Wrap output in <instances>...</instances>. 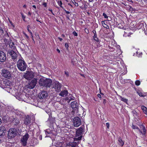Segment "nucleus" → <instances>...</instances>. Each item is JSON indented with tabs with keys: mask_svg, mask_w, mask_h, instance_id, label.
<instances>
[{
	"mask_svg": "<svg viewBox=\"0 0 147 147\" xmlns=\"http://www.w3.org/2000/svg\"><path fill=\"white\" fill-rule=\"evenodd\" d=\"M68 92L67 90H64L61 91L59 94V95L62 97L66 96Z\"/></svg>",
	"mask_w": 147,
	"mask_h": 147,
	"instance_id": "16",
	"label": "nucleus"
},
{
	"mask_svg": "<svg viewBox=\"0 0 147 147\" xmlns=\"http://www.w3.org/2000/svg\"><path fill=\"white\" fill-rule=\"evenodd\" d=\"M138 52L137 51L136 52V55L138 57H140L142 54V53H140L139 54L138 53Z\"/></svg>",
	"mask_w": 147,
	"mask_h": 147,
	"instance_id": "26",
	"label": "nucleus"
},
{
	"mask_svg": "<svg viewBox=\"0 0 147 147\" xmlns=\"http://www.w3.org/2000/svg\"><path fill=\"white\" fill-rule=\"evenodd\" d=\"M57 2L58 4V5L62 8H63V7L62 6V3L61 1V0H58L57 1Z\"/></svg>",
	"mask_w": 147,
	"mask_h": 147,
	"instance_id": "24",
	"label": "nucleus"
},
{
	"mask_svg": "<svg viewBox=\"0 0 147 147\" xmlns=\"http://www.w3.org/2000/svg\"><path fill=\"white\" fill-rule=\"evenodd\" d=\"M83 128L80 127L79 129L77 131V133H82L83 131Z\"/></svg>",
	"mask_w": 147,
	"mask_h": 147,
	"instance_id": "25",
	"label": "nucleus"
},
{
	"mask_svg": "<svg viewBox=\"0 0 147 147\" xmlns=\"http://www.w3.org/2000/svg\"><path fill=\"white\" fill-rule=\"evenodd\" d=\"M49 11H51L52 13H53V12H52V10L51 9H49Z\"/></svg>",
	"mask_w": 147,
	"mask_h": 147,
	"instance_id": "51",
	"label": "nucleus"
},
{
	"mask_svg": "<svg viewBox=\"0 0 147 147\" xmlns=\"http://www.w3.org/2000/svg\"><path fill=\"white\" fill-rule=\"evenodd\" d=\"M27 30H28V31L30 32V34L31 35V37L32 38V39L34 41V38H33V35H32V34L31 32V30H30L28 28H27Z\"/></svg>",
	"mask_w": 147,
	"mask_h": 147,
	"instance_id": "30",
	"label": "nucleus"
},
{
	"mask_svg": "<svg viewBox=\"0 0 147 147\" xmlns=\"http://www.w3.org/2000/svg\"><path fill=\"white\" fill-rule=\"evenodd\" d=\"M102 26H103V25H104V24H106L105 23V21H102Z\"/></svg>",
	"mask_w": 147,
	"mask_h": 147,
	"instance_id": "42",
	"label": "nucleus"
},
{
	"mask_svg": "<svg viewBox=\"0 0 147 147\" xmlns=\"http://www.w3.org/2000/svg\"><path fill=\"white\" fill-rule=\"evenodd\" d=\"M36 21H37V22H40V21H39L38 20V19H37L36 20Z\"/></svg>",
	"mask_w": 147,
	"mask_h": 147,
	"instance_id": "60",
	"label": "nucleus"
},
{
	"mask_svg": "<svg viewBox=\"0 0 147 147\" xmlns=\"http://www.w3.org/2000/svg\"><path fill=\"white\" fill-rule=\"evenodd\" d=\"M18 131L15 128H12L9 129L8 132V137L9 139L14 137L17 135Z\"/></svg>",
	"mask_w": 147,
	"mask_h": 147,
	"instance_id": "4",
	"label": "nucleus"
},
{
	"mask_svg": "<svg viewBox=\"0 0 147 147\" xmlns=\"http://www.w3.org/2000/svg\"><path fill=\"white\" fill-rule=\"evenodd\" d=\"M131 9H133V8L132 7H130V9L131 10Z\"/></svg>",
	"mask_w": 147,
	"mask_h": 147,
	"instance_id": "63",
	"label": "nucleus"
},
{
	"mask_svg": "<svg viewBox=\"0 0 147 147\" xmlns=\"http://www.w3.org/2000/svg\"><path fill=\"white\" fill-rule=\"evenodd\" d=\"M31 15V13L30 12H29L28 13V15L30 16Z\"/></svg>",
	"mask_w": 147,
	"mask_h": 147,
	"instance_id": "47",
	"label": "nucleus"
},
{
	"mask_svg": "<svg viewBox=\"0 0 147 147\" xmlns=\"http://www.w3.org/2000/svg\"><path fill=\"white\" fill-rule=\"evenodd\" d=\"M74 143L75 144V145H73V144L72 143H68L67 144V145H69V146H76V142H75Z\"/></svg>",
	"mask_w": 147,
	"mask_h": 147,
	"instance_id": "32",
	"label": "nucleus"
},
{
	"mask_svg": "<svg viewBox=\"0 0 147 147\" xmlns=\"http://www.w3.org/2000/svg\"><path fill=\"white\" fill-rule=\"evenodd\" d=\"M52 82L51 80L42 77L39 80V84L41 86L50 87Z\"/></svg>",
	"mask_w": 147,
	"mask_h": 147,
	"instance_id": "1",
	"label": "nucleus"
},
{
	"mask_svg": "<svg viewBox=\"0 0 147 147\" xmlns=\"http://www.w3.org/2000/svg\"><path fill=\"white\" fill-rule=\"evenodd\" d=\"M117 47H118V48H120V46H119V45H118V46H117Z\"/></svg>",
	"mask_w": 147,
	"mask_h": 147,
	"instance_id": "64",
	"label": "nucleus"
},
{
	"mask_svg": "<svg viewBox=\"0 0 147 147\" xmlns=\"http://www.w3.org/2000/svg\"><path fill=\"white\" fill-rule=\"evenodd\" d=\"M1 118H0V125L1 124Z\"/></svg>",
	"mask_w": 147,
	"mask_h": 147,
	"instance_id": "57",
	"label": "nucleus"
},
{
	"mask_svg": "<svg viewBox=\"0 0 147 147\" xmlns=\"http://www.w3.org/2000/svg\"><path fill=\"white\" fill-rule=\"evenodd\" d=\"M53 88L57 92H59L61 90V84L58 81H55L53 83Z\"/></svg>",
	"mask_w": 147,
	"mask_h": 147,
	"instance_id": "7",
	"label": "nucleus"
},
{
	"mask_svg": "<svg viewBox=\"0 0 147 147\" xmlns=\"http://www.w3.org/2000/svg\"><path fill=\"white\" fill-rule=\"evenodd\" d=\"M132 127L133 129H139V128L138 127L135 126L134 125H132Z\"/></svg>",
	"mask_w": 147,
	"mask_h": 147,
	"instance_id": "31",
	"label": "nucleus"
},
{
	"mask_svg": "<svg viewBox=\"0 0 147 147\" xmlns=\"http://www.w3.org/2000/svg\"><path fill=\"white\" fill-rule=\"evenodd\" d=\"M65 47L67 49L69 47L68 44L67 43H65Z\"/></svg>",
	"mask_w": 147,
	"mask_h": 147,
	"instance_id": "39",
	"label": "nucleus"
},
{
	"mask_svg": "<svg viewBox=\"0 0 147 147\" xmlns=\"http://www.w3.org/2000/svg\"><path fill=\"white\" fill-rule=\"evenodd\" d=\"M118 51H120V54L121 53V51H120L121 50H120V49H118Z\"/></svg>",
	"mask_w": 147,
	"mask_h": 147,
	"instance_id": "58",
	"label": "nucleus"
},
{
	"mask_svg": "<svg viewBox=\"0 0 147 147\" xmlns=\"http://www.w3.org/2000/svg\"><path fill=\"white\" fill-rule=\"evenodd\" d=\"M65 73L67 77H68L69 76V73L67 71H65Z\"/></svg>",
	"mask_w": 147,
	"mask_h": 147,
	"instance_id": "38",
	"label": "nucleus"
},
{
	"mask_svg": "<svg viewBox=\"0 0 147 147\" xmlns=\"http://www.w3.org/2000/svg\"><path fill=\"white\" fill-rule=\"evenodd\" d=\"M64 10L65 11V12H66V13L68 14L70 13L69 11H66L65 9H64Z\"/></svg>",
	"mask_w": 147,
	"mask_h": 147,
	"instance_id": "44",
	"label": "nucleus"
},
{
	"mask_svg": "<svg viewBox=\"0 0 147 147\" xmlns=\"http://www.w3.org/2000/svg\"><path fill=\"white\" fill-rule=\"evenodd\" d=\"M71 107L74 109H78V104L75 101H73L71 104Z\"/></svg>",
	"mask_w": 147,
	"mask_h": 147,
	"instance_id": "15",
	"label": "nucleus"
},
{
	"mask_svg": "<svg viewBox=\"0 0 147 147\" xmlns=\"http://www.w3.org/2000/svg\"><path fill=\"white\" fill-rule=\"evenodd\" d=\"M57 51L58 52V53H60V51L59 49H57Z\"/></svg>",
	"mask_w": 147,
	"mask_h": 147,
	"instance_id": "53",
	"label": "nucleus"
},
{
	"mask_svg": "<svg viewBox=\"0 0 147 147\" xmlns=\"http://www.w3.org/2000/svg\"><path fill=\"white\" fill-rule=\"evenodd\" d=\"M120 98V99L122 101L124 102L126 104H127V101H128V99L126 98H125L123 97H122L121 96H119Z\"/></svg>",
	"mask_w": 147,
	"mask_h": 147,
	"instance_id": "22",
	"label": "nucleus"
},
{
	"mask_svg": "<svg viewBox=\"0 0 147 147\" xmlns=\"http://www.w3.org/2000/svg\"><path fill=\"white\" fill-rule=\"evenodd\" d=\"M8 54L11 56V58L14 61H16L18 58L20 59L21 57L20 55L16 53L12 50L9 51L8 52Z\"/></svg>",
	"mask_w": 147,
	"mask_h": 147,
	"instance_id": "3",
	"label": "nucleus"
},
{
	"mask_svg": "<svg viewBox=\"0 0 147 147\" xmlns=\"http://www.w3.org/2000/svg\"><path fill=\"white\" fill-rule=\"evenodd\" d=\"M26 5H24V6H23V7H24L26 8Z\"/></svg>",
	"mask_w": 147,
	"mask_h": 147,
	"instance_id": "55",
	"label": "nucleus"
},
{
	"mask_svg": "<svg viewBox=\"0 0 147 147\" xmlns=\"http://www.w3.org/2000/svg\"><path fill=\"white\" fill-rule=\"evenodd\" d=\"M75 4L76 5H77V6H78V4L77 3H76V2H75Z\"/></svg>",
	"mask_w": 147,
	"mask_h": 147,
	"instance_id": "54",
	"label": "nucleus"
},
{
	"mask_svg": "<svg viewBox=\"0 0 147 147\" xmlns=\"http://www.w3.org/2000/svg\"><path fill=\"white\" fill-rule=\"evenodd\" d=\"M34 76V73L32 71H27L24 76V78L27 80H30Z\"/></svg>",
	"mask_w": 147,
	"mask_h": 147,
	"instance_id": "5",
	"label": "nucleus"
},
{
	"mask_svg": "<svg viewBox=\"0 0 147 147\" xmlns=\"http://www.w3.org/2000/svg\"><path fill=\"white\" fill-rule=\"evenodd\" d=\"M32 7L35 9H36V7L35 5H32Z\"/></svg>",
	"mask_w": 147,
	"mask_h": 147,
	"instance_id": "49",
	"label": "nucleus"
},
{
	"mask_svg": "<svg viewBox=\"0 0 147 147\" xmlns=\"http://www.w3.org/2000/svg\"><path fill=\"white\" fill-rule=\"evenodd\" d=\"M141 109L144 113L146 115L147 114V108L145 107L142 106L141 107Z\"/></svg>",
	"mask_w": 147,
	"mask_h": 147,
	"instance_id": "21",
	"label": "nucleus"
},
{
	"mask_svg": "<svg viewBox=\"0 0 147 147\" xmlns=\"http://www.w3.org/2000/svg\"><path fill=\"white\" fill-rule=\"evenodd\" d=\"M115 41L114 40H113V41H112V45H113L112 44L113 43H114V44H115Z\"/></svg>",
	"mask_w": 147,
	"mask_h": 147,
	"instance_id": "50",
	"label": "nucleus"
},
{
	"mask_svg": "<svg viewBox=\"0 0 147 147\" xmlns=\"http://www.w3.org/2000/svg\"><path fill=\"white\" fill-rule=\"evenodd\" d=\"M4 84H5V86H9V83L7 80H6L3 83Z\"/></svg>",
	"mask_w": 147,
	"mask_h": 147,
	"instance_id": "27",
	"label": "nucleus"
},
{
	"mask_svg": "<svg viewBox=\"0 0 147 147\" xmlns=\"http://www.w3.org/2000/svg\"><path fill=\"white\" fill-rule=\"evenodd\" d=\"M6 109L7 110L8 112L7 113H10L11 114L14 113V112H13L12 111V109H11V107L10 106L6 108Z\"/></svg>",
	"mask_w": 147,
	"mask_h": 147,
	"instance_id": "20",
	"label": "nucleus"
},
{
	"mask_svg": "<svg viewBox=\"0 0 147 147\" xmlns=\"http://www.w3.org/2000/svg\"><path fill=\"white\" fill-rule=\"evenodd\" d=\"M135 83L136 85L139 86L140 84V81L137 80L135 82Z\"/></svg>",
	"mask_w": 147,
	"mask_h": 147,
	"instance_id": "29",
	"label": "nucleus"
},
{
	"mask_svg": "<svg viewBox=\"0 0 147 147\" xmlns=\"http://www.w3.org/2000/svg\"><path fill=\"white\" fill-rule=\"evenodd\" d=\"M6 132V129L4 126H1L0 127V138L5 135Z\"/></svg>",
	"mask_w": 147,
	"mask_h": 147,
	"instance_id": "12",
	"label": "nucleus"
},
{
	"mask_svg": "<svg viewBox=\"0 0 147 147\" xmlns=\"http://www.w3.org/2000/svg\"><path fill=\"white\" fill-rule=\"evenodd\" d=\"M82 137L81 136H80L77 138H76V140H80L81 139H82Z\"/></svg>",
	"mask_w": 147,
	"mask_h": 147,
	"instance_id": "36",
	"label": "nucleus"
},
{
	"mask_svg": "<svg viewBox=\"0 0 147 147\" xmlns=\"http://www.w3.org/2000/svg\"><path fill=\"white\" fill-rule=\"evenodd\" d=\"M58 38L59 39V40L60 41H61L63 40L62 38H60V37H59Z\"/></svg>",
	"mask_w": 147,
	"mask_h": 147,
	"instance_id": "48",
	"label": "nucleus"
},
{
	"mask_svg": "<svg viewBox=\"0 0 147 147\" xmlns=\"http://www.w3.org/2000/svg\"><path fill=\"white\" fill-rule=\"evenodd\" d=\"M2 75L6 78H9L11 76V72L6 69H4L2 71Z\"/></svg>",
	"mask_w": 147,
	"mask_h": 147,
	"instance_id": "9",
	"label": "nucleus"
},
{
	"mask_svg": "<svg viewBox=\"0 0 147 147\" xmlns=\"http://www.w3.org/2000/svg\"><path fill=\"white\" fill-rule=\"evenodd\" d=\"M6 56L4 53L1 51H0V61L3 62L6 59Z\"/></svg>",
	"mask_w": 147,
	"mask_h": 147,
	"instance_id": "13",
	"label": "nucleus"
},
{
	"mask_svg": "<svg viewBox=\"0 0 147 147\" xmlns=\"http://www.w3.org/2000/svg\"><path fill=\"white\" fill-rule=\"evenodd\" d=\"M76 146H73L71 147H75Z\"/></svg>",
	"mask_w": 147,
	"mask_h": 147,
	"instance_id": "62",
	"label": "nucleus"
},
{
	"mask_svg": "<svg viewBox=\"0 0 147 147\" xmlns=\"http://www.w3.org/2000/svg\"><path fill=\"white\" fill-rule=\"evenodd\" d=\"M21 15L22 16V19H23L24 21H25V16L22 13H21Z\"/></svg>",
	"mask_w": 147,
	"mask_h": 147,
	"instance_id": "35",
	"label": "nucleus"
},
{
	"mask_svg": "<svg viewBox=\"0 0 147 147\" xmlns=\"http://www.w3.org/2000/svg\"><path fill=\"white\" fill-rule=\"evenodd\" d=\"M50 119H49V120L47 121L48 122H49L50 121Z\"/></svg>",
	"mask_w": 147,
	"mask_h": 147,
	"instance_id": "61",
	"label": "nucleus"
},
{
	"mask_svg": "<svg viewBox=\"0 0 147 147\" xmlns=\"http://www.w3.org/2000/svg\"><path fill=\"white\" fill-rule=\"evenodd\" d=\"M106 125L107 128L108 129L109 127V123H106Z\"/></svg>",
	"mask_w": 147,
	"mask_h": 147,
	"instance_id": "41",
	"label": "nucleus"
},
{
	"mask_svg": "<svg viewBox=\"0 0 147 147\" xmlns=\"http://www.w3.org/2000/svg\"><path fill=\"white\" fill-rule=\"evenodd\" d=\"M42 5L45 7H46L47 6V3H43L42 4Z\"/></svg>",
	"mask_w": 147,
	"mask_h": 147,
	"instance_id": "40",
	"label": "nucleus"
},
{
	"mask_svg": "<svg viewBox=\"0 0 147 147\" xmlns=\"http://www.w3.org/2000/svg\"><path fill=\"white\" fill-rule=\"evenodd\" d=\"M85 31L87 33H88L89 32L88 30L86 28H85Z\"/></svg>",
	"mask_w": 147,
	"mask_h": 147,
	"instance_id": "43",
	"label": "nucleus"
},
{
	"mask_svg": "<svg viewBox=\"0 0 147 147\" xmlns=\"http://www.w3.org/2000/svg\"><path fill=\"white\" fill-rule=\"evenodd\" d=\"M28 137V134H26L22 138L21 140V143L24 146L26 145Z\"/></svg>",
	"mask_w": 147,
	"mask_h": 147,
	"instance_id": "6",
	"label": "nucleus"
},
{
	"mask_svg": "<svg viewBox=\"0 0 147 147\" xmlns=\"http://www.w3.org/2000/svg\"><path fill=\"white\" fill-rule=\"evenodd\" d=\"M17 66L19 69L24 71L26 69L27 65L23 59H20L17 62Z\"/></svg>",
	"mask_w": 147,
	"mask_h": 147,
	"instance_id": "2",
	"label": "nucleus"
},
{
	"mask_svg": "<svg viewBox=\"0 0 147 147\" xmlns=\"http://www.w3.org/2000/svg\"><path fill=\"white\" fill-rule=\"evenodd\" d=\"M94 40L95 41H98V39L97 37V34H95V35H94Z\"/></svg>",
	"mask_w": 147,
	"mask_h": 147,
	"instance_id": "28",
	"label": "nucleus"
},
{
	"mask_svg": "<svg viewBox=\"0 0 147 147\" xmlns=\"http://www.w3.org/2000/svg\"><path fill=\"white\" fill-rule=\"evenodd\" d=\"M73 122L74 126L76 127H78L81 124L80 119L78 117H76L74 118L73 119Z\"/></svg>",
	"mask_w": 147,
	"mask_h": 147,
	"instance_id": "10",
	"label": "nucleus"
},
{
	"mask_svg": "<svg viewBox=\"0 0 147 147\" xmlns=\"http://www.w3.org/2000/svg\"><path fill=\"white\" fill-rule=\"evenodd\" d=\"M93 33L94 34V35H95V34H96V32L95 30H93L92 31Z\"/></svg>",
	"mask_w": 147,
	"mask_h": 147,
	"instance_id": "45",
	"label": "nucleus"
},
{
	"mask_svg": "<svg viewBox=\"0 0 147 147\" xmlns=\"http://www.w3.org/2000/svg\"><path fill=\"white\" fill-rule=\"evenodd\" d=\"M30 123V120L28 116H27L24 121V123L26 125H28Z\"/></svg>",
	"mask_w": 147,
	"mask_h": 147,
	"instance_id": "17",
	"label": "nucleus"
},
{
	"mask_svg": "<svg viewBox=\"0 0 147 147\" xmlns=\"http://www.w3.org/2000/svg\"><path fill=\"white\" fill-rule=\"evenodd\" d=\"M24 96L21 93L17 92L16 93V98L19 100H24Z\"/></svg>",
	"mask_w": 147,
	"mask_h": 147,
	"instance_id": "14",
	"label": "nucleus"
},
{
	"mask_svg": "<svg viewBox=\"0 0 147 147\" xmlns=\"http://www.w3.org/2000/svg\"><path fill=\"white\" fill-rule=\"evenodd\" d=\"M103 26L105 28H106V29H109V26L106 24H104V25Z\"/></svg>",
	"mask_w": 147,
	"mask_h": 147,
	"instance_id": "34",
	"label": "nucleus"
},
{
	"mask_svg": "<svg viewBox=\"0 0 147 147\" xmlns=\"http://www.w3.org/2000/svg\"><path fill=\"white\" fill-rule=\"evenodd\" d=\"M116 46V45H114H114H113V47H114L115 46H115Z\"/></svg>",
	"mask_w": 147,
	"mask_h": 147,
	"instance_id": "59",
	"label": "nucleus"
},
{
	"mask_svg": "<svg viewBox=\"0 0 147 147\" xmlns=\"http://www.w3.org/2000/svg\"><path fill=\"white\" fill-rule=\"evenodd\" d=\"M30 25H28L27 26V28H28L29 29V28H30Z\"/></svg>",
	"mask_w": 147,
	"mask_h": 147,
	"instance_id": "52",
	"label": "nucleus"
},
{
	"mask_svg": "<svg viewBox=\"0 0 147 147\" xmlns=\"http://www.w3.org/2000/svg\"><path fill=\"white\" fill-rule=\"evenodd\" d=\"M90 2H92L93 1V0H88Z\"/></svg>",
	"mask_w": 147,
	"mask_h": 147,
	"instance_id": "56",
	"label": "nucleus"
},
{
	"mask_svg": "<svg viewBox=\"0 0 147 147\" xmlns=\"http://www.w3.org/2000/svg\"><path fill=\"white\" fill-rule=\"evenodd\" d=\"M119 144L120 146H123L124 144V142L121 139V137H119L118 138Z\"/></svg>",
	"mask_w": 147,
	"mask_h": 147,
	"instance_id": "19",
	"label": "nucleus"
},
{
	"mask_svg": "<svg viewBox=\"0 0 147 147\" xmlns=\"http://www.w3.org/2000/svg\"><path fill=\"white\" fill-rule=\"evenodd\" d=\"M103 16L104 17V18H108V16L106 14H105V13H103Z\"/></svg>",
	"mask_w": 147,
	"mask_h": 147,
	"instance_id": "33",
	"label": "nucleus"
},
{
	"mask_svg": "<svg viewBox=\"0 0 147 147\" xmlns=\"http://www.w3.org/2000/svg\"><path fill=\"white\" fill-rule=\"evenodd\" d=\"M137 93L140 96H145V93H143L142 92L138 90L137 91Z\"/></svg>",
	"mask_w": 147,
	"mask_h": 147,
	"instance_id": "23",
	"label": "nucleus"
},
{
	"mask_svg": "<svg viewBox=\"0 0 147 147\" xmlns=\"http://www.w3.org/2000/svg\"><path fill=\"white\" fill-rule=\"evenodd\" d=\"M98 96L99 98H101V96L100 94H98Z\"/></svg>",
	"mask_w": 147,
	"mask_h": 147,
	"instance_id": "46",
	"label": "nucleus"
},
{
	"mask_svg": "<svg viewBox=\"0 0 147 147\" xmlns=\"http://www.w3.org/2000/svg\"><path fill=\"white\" fill-rule=\"evenodd\" d=\"M48 96V93L47 91H43L40 92L38 95V97L40 99L45 98Z\"/></svg>",
	"mask_w": 147,
	"mask_h": 147,
	"instance_id": "11",
	"label": "nucleus"
},
{
	"mask_svg": "<svg viewBox=\"0 0 147 147\" xmlns=\"http://www.w3.org/2000/svg\"><path fill=\"white\" fill-rule=\"evenodd\" d=\"M73 33L74 36H78V34L75 31L73 32Z\"/></svg>",
	"mask_w": 147,
	"mask_h": 147,
	"instance_id": "37",
	"label": "nucleus"
},
{
	"mask_svg": "<svg viewBox=\"0 0 147 147\" xmlns=\"http://www.w3.org/2000/svg\"><path fill=\"white\" fill-rule=\"evenodd\" d=\"M142 128L143 131H142L139 129V131L142 134V135H145L146 132V130L145 127L143 125H142L141 127V128Z\"/></svg>",
	"mask_w": 147,
	"mask_h": 147,
	"instance_id": "18",
	"label": "nucleus"
},
{
	"mask_svg": "<svg viewBox=\"0 0 147 147\" xmlns=\"http://www.w3.org/2000/svg\"><path fill=\"white\" fill-rule=\"evenodd\" d=\"M37 81V79L36 78H34L27 85V88L30 89L33 88L35 86Z\"/></svg>",
	"mask_w": 147,
	"mask_h": 147,
	"instance_id": "8",
	"label": "nucleus"
}]
</instances>
